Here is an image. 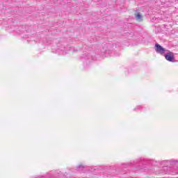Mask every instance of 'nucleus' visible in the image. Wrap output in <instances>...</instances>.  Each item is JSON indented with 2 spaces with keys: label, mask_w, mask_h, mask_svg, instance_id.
I'll use <instances>...</instances> for the list:
<instances>
[{
  "label": "nucleus",
  "mask_w": 178,
  "mask_h": 178,
  "mask_svg": "<svg viewBox=\"0 0 178 178\" xmlns=\"http://www.w3.org/2000/svg\"><path fill=\"white\" fill-rule=\"evenodd\" d=\"M168 62H175V54L172 51H168L163 55Z\"/></svg>",
  "instance_id": "obj_1"
},
{
  "label": "nucleus",
  "mask_w": 178,
  "mask_h": 178,
  "mask_svg": "<svg viewBox=\"0 0 178 178\" xmlns=\"http://www.w3.org/2000/svg\"><path fill=\"white\" fill-rule=\"evenodd\" d=\"M156 52L161 55H165V52H169L166 49L163 48L159 44H156Z\"/></svg>",
  "instance_id": "obj_2"
},
{
  "label": "nucleus",
  "mask_w": 178,
  "mask_h": 178,
  "mask_svg": "<svg viewBox=\"0 0 178 178\" xmlns=\"http://www.w3.org/2000/svg\"><path fill=\"white\" fill-rule=\"evenodd\" d=\"M137 22H143V15L138 12L135 14Z\"/></svg>",
  "instance_id": "obj_3"
},
{
  "label": "nucleus",
  "mask_w": 178,
  "mask_h": 178,
  "mask_svg": "<svg viewBox=\"0 0 178 178\" xmlns=\"http://www.w3.org/2000/svg\"><path fill=\"white\" fill-rule=\"evenodd\" d=\"M155 47H156V44H155Z\"/></svg>",
  "instance_id": "obj_4"
}]
</instances>
